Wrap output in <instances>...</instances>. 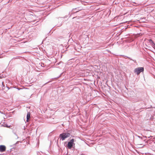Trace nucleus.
Returning <instances> with one entry per match:
<instances>
[{"mask_svg": "<svg viewBox=\"0 0 155 155\" xmlns=\"http://www.w3.org/2000/svg\"><path fill=\"white\" fill-rule=\"evenodd\" d=\"M69 131H68L67 132L63 133L60 134L59 137L60 138L61 140H62L63 141L66 138L70 136L71 134L68 132Z\"/></svg>", "mask_w": 155, "mask_h": 155, "instance_id": "nucleus-1", "label": "nucleus"}, {"mask_svg": "<svg viewBox=\"0 0 155 155\" xmlns=\"http://www.w3.org/2000/svg\"><path fill=\"white\" fill-rule=\"evenodd\" d=\"M144 71V68L143 67H138L136 68L134 70V72L137 75L139 74L140 73Z\"/></svg>", "mask_w": 155, "mask_h": 155, "instance_id": "nucleus-2", "label": "nucleus"}, {"mask_svg": "<svg viewBox=\"0 0 155 155\" xmlns=\"http://www.w3.org/2000/svg\"><path fill=\"white\" fill-rule=\"evenodd\" d=\"M74 139H72L68 142L67 146V147L68 148L71 149L73 147V146L75 144L74 143Z\"/></svg>", "mask_w": 155, "mask_h": 155, "instance_id": "nucleus-3", "label": "nucleus"}, {"mask_svg": "<svg viewBox=\"0 0 155 155\" xmlns=\"http://www.w3.org/2000/svg\"><path fill=\"white\" fill-rule=\"evenodd\" d=\"M6 147L5 145H0V152H3L5 151L6 150Z\"/></svg>", "mask_w": 155, "mask_h": 155, "instance_id": "nucleus-4", "label": "nucleus"}, {"mask_svg": "<svg viewBox=\"0 0 155 155\" xmlns=\"http://www.w3.org/2000/svg\"><path fill=\"white\" fill-rule=\"evenodd\" d=\"M148 42L153 48L155 49V44L151 39H149L148 40Z\"/></svg>", "mask_w": 155, "mask_h": 155, "instance_id": "nucleus-5", "label": "nucleus"}, {"mask_svg": "<svg viewBox=\"0 0 155 155\" xmlns=\"http://www.w3.org/2000/svg\"><path fill=\"white\" fill-rule=\"evenodd\" d=\"M30 117V112H28L27 115L26 121L28 122Z\"/></svg>", "mask_w": 155, "mask_h": 155, "instance_id": "nucleus-6", "label": "nucleus"}, {"mask_svg": "<svg viewBox=\"0 0 155 155\" xmlns=\"http://www.w3.org/2000/svg\"><path fill=\"white\" fill-rule=\"evenodd\" d=\"M79 7H78V8H73V9H72V11H71V12H72V11H74V10H75V9H77V10H78V11H76V12H75L71 13V14H74V13H77V12H78L79 11H80V10H81V9H79Z\"/></svg>", "mask_w": 155, "mask_h": 155, "instance_id": "nucleus-7", "label": "nucleus"}, {"mask_svg": "<svg viewBox=\"0 0 155 155\" xmlns=\"http://www.w3.org/2000/svg\"><path fill=\"white\" fill-rule=\"evenodd\" d=\"M125 57H126L127 58H128V59H130L131 60H132L133 61H136L135 60H134L130 58L129 57L127 56H125Z\"/></svg>", "mask_w": 155, "mask_h": 155, "instance_id": "nucleus-8", "label": "nucleus"}, {"mask_svg": "<svg viewBox=\"0 0 155 155\" xmlns=\"http://www.w3.org/2000/svg\"><path fill=\"white\" fill-rule=\"evenodd\" d=\"M14 134L15 136V137H15V139H18V136L15 133H14Z\"/></svg>", "mask_w": 155, "mask_h": 155, "instance_id": "nucleus-9", "label": "nucleus"}, {"mask_svg": "<svg viewBox=\"0 0 155 155\" xmlns=\"http://www.w3.org/2000/svg\"><path fill=\"white\" fill-rule=\"evenodd\" d=\"M19 141H17L14 144V145H16V144L18 143H19Z\"/></svg>", "mask_w": 155, "mask_h": 155, "instance_id": "nucleus-10", "label": "nucleus"}, {"mask_svg": "<svg viewBox=\"0 0 155 155\" xmlns=\"http://www.w3.org/2000/svg\"><path fill=\"white\" fill-rule=\"evenodd\" d=\"M139 138H141V139H142V137H140V136H137Z\"/></svg>", "mask_w": 155, "mask_h": 155, "instance_id": "nucleus-11", "label": "nucleus"}, {"mask_svg": "<svg viewBox=\"0 0 155 155\" xmlns=\"http://www.w3.org/2000/svg\"><path fill=\"white\" fill-rule=\"evenodd\" d=\"M5 127H8V125H7V124H5Z\"/></svg>", "mask_w": 155, "mask_h": 155, "instance_id": "nucleus-12", "label": "nucleus"}, {"mask_svg": "<svg viewBox=\"0 0 155 155\" xmlns=\"http://www.w3.org/2000/svg\"><path fill=\"white\" fill-rule=\"evenodd\" d=\"M50 82V81H48V82H47V83H45V84L44 85L46 84H47V83H49V82Z\"/></svg>", "mask_w": 155, "mask_h": 155, "instance_id": "nucleus-13", "label": "nucleus"}, {"mask_svg": "<svg viewBox=\"0 0 155 155\" xmlns=\"http://www.w3.org/2000/svg\"><path fill=\"white\" fill-rule=\"evenodd\" d=\"M67 16L66 15V16H65L64 17V18H66L67 17Z\"/></svg>", "mask_w": 155, "mask_h": 155, "instance_id": "nucleus-14", "label": "nucleus"}, {"mask_svg": "<svg viewBox=\"0 0 155 155\" xmlns=\"http://www.w3.org/2000/svg\"><path fill=\"white\" fill-rule=\"evenodd\" d=\"M2 85H4V82H2Z\"/></svg>", "mask_w": 155, "mask_h": 155, "instance_id": "nucleus-15", "label": "nucleus"}, {"mask_svg": "<svg viewBox=\"0 0 155 155\" xmlns=\"http://www.w3.org/2000/svg\"><path fill=\"white\" fill-rule=\"evenodd\" d=\"M0 113H1V114H3V112H1V111H0Z\"/></svg>", "mask_w": 155, "mask_h": 155, "instance_id": "nucleus-16", "label": "nucleus"}, {"mask_svg": "<svg viewBox=\"0 0 155 155\" xmlns=\"http://www.w3.org/2000/svg\"><path fill=\"white\" fill-rule=\"evenodd\" d=\"M2 78V77L0 76V78L1 79Z\"/></svg>", "mask_w": 155, "mask_h": 155, "instance_id": "nucleus-17", "label": "nucleus"}, {"mask_svg": "<svg viewBox=\"0 0 155 155\" xmlns=\"http://www.w3.org/2000/svg\"><path fill=\"white\" fill-rule=\"evenodd\" d=\"M150 137H152V136H150V137H148V138H150Z\"/></svg>", "mask_w": 155, "mask_h": 155, "instance_id": "nucleus-18", "label": "nucleus"}, {"mask_svg": "<svg viewBox=\"0 0 155 155\" xmlns=\"http://www.w3.org/2000/svg\"><path fill=\"white\" fill-rule=\"evenodd\" d=\"M20 89H21V88H20V89H18V90H20Z\"/></svg>", "mask_w": 155, "mask_h": 155, "instance_id": "nucleus-19", "label": "nucleus"}, {"mask_svg": "<svg viewBox=\"0 0 155 155\" xmlns=\"http://www.w3.org/2000/svg\"><path fill=\"white\" fill-rule=\"evenodd\" d=\"M59 64V63H58V64Z\"/></svg>", "mask_w": 155, "mask_h": 155, "instance_id": "nucleus-20", "label": "nucleus"}]
</instances>
